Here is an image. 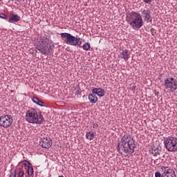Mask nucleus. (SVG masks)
I'll return each mask as SVG.
<instances>
[{"label":"nucleus","instance_id":"a211bd4d","mask_svg":"<svg viewBox=\"0 0 177 177\" xmlns=\"http://www.w3.org/2000/svg\"><path fill=\"white\" fill-rule=\"evenodd\" d=\"M84 50H89L91 49V44L89 43H84L83 44Z\"/></svg>","mask_w":177,"mask_h":177},{"label":"nucleus","instance_id":"f03ea898","mask_svg":"<svg viewBox=\"0 0 177 177\" xmlns=\"http://www.w3.org/2000/svg\"><path fill=\"white\" fill-rule=\"evenodd\" d=\"M25 120L28 124L42 125L45 119L41 111L35 109H29L26 112Z\"/></svg>","mask_w":177,"mask_h":177},{"label":"nucleus","instance_id":"ddd939ff","mask_svg":"<svg viewBox=\"0 0 177 177\" xmlns=\"http://www.w3.org/2000/svg\"><path fill=\"white\" fill-rule=\"evenodd\" d=\"M92 93L97 95L100 97L104 96V90L102 88H94L92 89Z\"/></svg>","mask_w":177,"mask_h":177},{"label":"nucleus","instance_id":"4be33fe9","mask_svg":"<svg viewBox=\"0 0 177 177\" xmlns=\"http://www.w3.org/2000/svg\"><path fill=\"white\" fill-rule=\"evenodd\" d=\"M0 19H3L4 20H6V19H8V17H6V15L3 13H0Z\"/></svg>","mask_w":177,"mask_h":177},{"label":"nucleus","instance_id":"0eeeda50","mask_svg":"<svg viewBox=\"0 0 177 177\" xmlns=\"http://www.w3.org/2000/svg\"><path fill=\"white\" fill-rule=\"evenodd\" d=\"M165 88L170 92H175L177 89V80L174 77H167L165 80Z\"/></svg>","mask_w":177,"mask_h":177},{"label":"nucleus","instance_id":"f257e3e1","mask_svg":"<svg viewBox=\"0 0 177 177\" xmlns=\"http://www.w3.org/2000/svg\"><path fill=\"white\" fill-rule=\"evenodd\" d=\"M135 140L129 134H124L120 142L118 144V150L120 154H132L135 152Z\"/></svg>","mask_w":177,"mask_h":177},{"label":"nucleus","instance_id":"c756f323","mask_svg":"<svg viewBox=\"0 0 177 177\" xmlns=\"http://www.w3.org/2000/svg\"><path fill=\"white\" fill-rule=\"evenodd\" d=\"M157 161H158V160H155V162H157Z\"/></svg>","mask_w":177,"mask_h":177},{"label":"nucleus","instance_id":"2eb2a0df","mask_svg":"<svg viewBox=\"0 0 177 177\" xmlns=\"http://www.w3.org/2000/svg\"><path fill=\"white\" fill-rule=\"evenodd\" d=\"M88 100L90 103H93V104H95V103L97 102V97L96 96V94L95 93L89 94Z\"/></svg>","mask_w":177,"mask_h":177},{"label":"nucleus","instance_id":"cd10ccee","mask_svg":"<svg viewBox=\"0 0 177 177\" xmlns=\"http://www.w3.org/2000/svg\"><path fill=\"white\" fill-rule=\"evenodd\" d=\"M153 154H154V156H157V154H160V151H157V152H153Z\"/></svg>","mask_w":177,"mask_h":177},{"label":"nucleus","instance_id":"4468645a","mask_svg":"<svg viewBox=\"0 0 177 177\" xmlns=\"http://www.w3.org/2000/svg\"><path fill=\"white\" fill-rule=\"evenodd\" d=\"M17 21H20V16L17 15L10 17L8 19V23H17Z\"/></svg>","mask_w":177,"mask_h":177},{"label":"nucleus","instance_id":"1a4fd4ad","mask_svg":"<svg viewBox=\"0 0 177 177\" xmlns=\"http://www.w3.org/2000/svg\"><path fill=\"white\" fill-rule=\"evenodd\" d=\"M162 169H165L162 173V177H176L175 171L171 168L163 167Z\"/></svg>","mask_w":177,"mask_h":177},{"label":"nucleus","instance_id":"a878e982","mask_svg":"<svg viewBox=\"0 0 177 177\" xmlns=\"http://www.w3.org/2000/svg\"><path fill=\"white\" fill-rule=\"evenodd\" d=\"M155 177H162V174H161L160 172L157 171L155 173Z\"/></svg>","mask_w":177,"mask_h":177},{"label":"nucleus","instance_id":"423d86ee","mask_svg":"<svg viewBox=\"0 0 177 177\" xmlns=\"http://www.w3.org/2000/svg\"><path fill=\"white\" fill-rule=\"evenodd\" d=\"M164 145L167 150L171 153H176L177 151V138L175 136H168L164 140Z\"/></svg>","mask_w":177,"mask_h":177},{"label":"nucleus","instance_id":"9b49d317","mask_svg":"<svg viewBox=\"0 0 177 177\" xmlns=\"http://www.w3.org/2000/svg\"><path fill=\"white\" fill-rule=\"evenodd\" d=\"M151 12L149 11V8L144 9L142 10V16L145 20V21H147L149 23V20H150V17H151Z\"/></svg>","mask_w":177,"mask_h":177},{"label":"nucleus","instance_id":"412c9836","mask_svg":"<svg viewBox=\"0 0 177 177\" xmlns=\"http://www.w3.org/2000/svg\"><path fill=\"white\" fill-rule=\"evenodd\" d=\"M32 102H33L34 103H35L36 104H38V102H39V99H38V97H33L32 99Z\"/></svg>","mask_w":177,"mask_h":177},{"label":"nucleus","instance_id":"20e7f679","mask_svg":"<svg viewBox=\"0 0 177 177\" xmlns=\"http://www.w3.org/2000/svg\"><path fill=\"white\" fill-rule=\"evenodd\" d=\"M36 48L40 53H41V55H49L52 49V46H50V43L48 38L41 37L37 44Z\"/></svg>","mask_w":177,"mask_h":177},{"label":"nucleus","instance_id":"6e6552de","mask_svg":"<svg viewBox=\"0 0 177 177\" xmlns=\"http://www.w3.org/2000/svg\"><path fill=\"white\" fill-rule=\"evenodd\" d=\"M13 124V118L10 115H3L0 117V127L9 128Z\"/></svg>","mask_w":177,"mask_h":177},{"label":"nucleus","instance_id":"6ab92c4d","mask_svg":"<svg viewBox=\"0 0 177 177\" xmlns=\"http://www.w3.org/2000/svg\"><path fill=\"white\" fill-rule=\"evenodd\" d=\"M10 175L9 177H16V175H17L16 170H13V169L10 170Z\"/></svg>","mask_w":177,"mask_h":177},{"label":"nucleus","instance_id":"f3484780","mask_svg":"<svg viewBox=\"0 0 177 177\" xmlns=\"http://www.w3.org/2000/svg\"><path fill=\"white\" fill-rule=\"evenodd\" d=\"M27 173L29 176H31L34 174V168L32 167V165L28 167Z\"/></svg>","mask_w":177,"mask_h":177},{"label":"nucleus","instance_id":"7c9ffc66","mask_svg":"<svg viewBox=\"0 0 177 177\" xmlns=\"http://www.w3.org/2000/svg\"><path fill=\"white\" fill-rule=\"evenodd\" d=\"M59 177H64V176H59Z\"/></svg>","mask_w":177,"mask_h":177},{"label":"nucleus","instance_id":"dca6fc26","mask_svg":"<svg viewBox=\"0 0 177 177\" xmlns=\"http://www.w3.org/2000/svg\"><path fill=\"white\" fill-rule=\"evenodd\" d=\"M86 138L88 140H93L95 139V132L89 131L86 133Z\"/></svg>","mask_w":177,"mask_h":177},{"label":"nucleus","instance_id":"c85d7f7f","mask_svg":"<svg viewBox=\"0 0 177 177\" xmlns=\"http://www.w3.org/2000/svg\"><path fill=\"white\" fill-rule=\"evenodd\" d=\"M16 15H15L14 13H13V12H10V17H13V16H15Z\"/></svg>","mask_w":177,"mask_h":177},{"label":"nucleus","instance_id":"9d476101","mask_svg":"<svg viewBox=\"0 0 177 177\" xmlns=\"http://www.w3.org/2000/svg\"><path fill=\"white\" fill-rule=\"evenodd\" d=\"M40 145L43 149H49L52 146V140L48 139V138H42Z\"/></svg>","mask_w":177,"mask_h":177},{"label":"nucleus","instance_id":"7ed1b4c3","mask_svg":"<svg viewBox=\"0 0 177 177\" xmlns=\"http://www.w3.org/2000/svg\"><path fill=\"white\" fill-rule=\"evenodd\" d=\"M126 20L133 30H139L143 27V19L140 14L131 12L127 15Z\"/></svg>","mask_w":177,"mask_h":177},{"label":"nucleus","instance_id":"39448f33","mask_svg":"<svg viewBox=\"0 0 177 177\" xmlns=\"http://www.w3.org/2000/svg\"><path fill=\"white\" fill-rule=\"evenodd\" d=\"M61 38L65 44L72 45V46H80L82 44L81 38L76 37L70 33H61Z\"/></svg>","mask_w":177,"mask_h":177},{"label":"nucleus","instance_id":"b1692460","mask_svg":"<svg viewBox=\"0 0 177 177\" xmlns=\"http://www.w3.org/2000/svg\"><path fill=\"white\" fill-rule=\"evenodd\" d=\"M145 3H147L148 5H150L151 2H153V0H142Z\"/></svg>","mask_w":177,"mask_h":177},{"label":"nucleus","instance_id":"5701e85b","mask_svg":"<svg viewBox=\"0 0 177 177\" xmlns=\"http://www.w3.org/2000/svg\"><path fill=\"white\" fill-rule=\"evenodd\" d=\"M18 176H19V177H23V176H24V171H22V170H20V171H19V173H18Z\"/></svg>","mask_w":177,"mask_h":177},{"label":"nucleus","instance_id":"f8f14e48","mask_svg":"<svg viewBox=\"0 0 177 177\" xmlns=\"http://www.w3.org/2000/svg\"><path fill=\"white\" fill-rule=\"evenodd\" d=\"M120 57L121 59H124L125 62H127L129 57H131V52L127 49L122 50L120 53Z\"/></svg>","mask_w":177,"mask_h":177},{"label":"nucleus","instance_id":"aec40b11","mask_svg":"<svg viewBox=\"0 0 177 177\" xmlns=\"http://www.w3.org/2000/svg\"><path fill=\"white\" fill-rule=\"evenodd\" d=\"M22 164H24V165H25L26 167H27V168L31 167V164L30 162L27 161V160H23L22 161Z\"/></svg>","mask_w":177,"mask_h":177},{"label":"nucleus","instance_id":"bb28decb","mask_svg":"<svg viewBox=\"0 0 177 177\" xmlns=\"http://www.w3.org/2000/svg\"><path fill=\"white\" fill-rule=\"evenodd\" d=\"M99 127V124H97V123H93V128L94 129H96V128H97Z\"/></svg>","mask_w":177,"mask_h":177},{"label":"nucleus","instance_id":"393cba45","mask_svg":"<svg viewBox=\"0 0 177 177\" xmlns=\"http://www.w3.org/2000/svg\"><path fill=\"white\" fill-rule=\"evenodd\" d=\"M37 104H38V106H41V107H43L44 106V102H42L41 100H39Z\"/></svg>","mask_w":177,"mask_h":177}]
</instances>
